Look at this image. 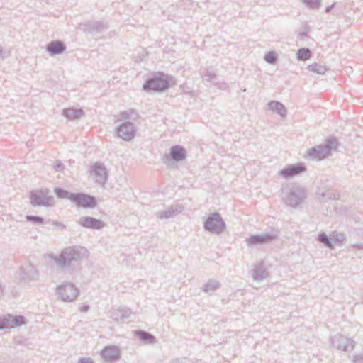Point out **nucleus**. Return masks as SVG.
<instances>
[{"mask_svg":"<svg viewBox=\"0 0 363 363\" xmlns=\"http://www.w3.org/2000/svg\"><path fill=\"white\" fill-rule=\"evenodd\" d=\"M120 116L125 119V121H136L139 118L138 113L133 109H128L127 111H121Z\"/></svg>","mask_w":363,"mask_h":363,"instance_id":"nucleus-30","label":"nucleus"},{"mask_svg":"<svg viewBox=\"0 0 363 363\" xmlns=\"http://www.w3.org/2000/svg\"><path fill=\"white\" fill-rule=\"evenodd\" d=\"M308 9H318L320 6V0H300Z\"/></svg>","mask_w":363,"mask_h":363,"instance_id":"nucleus-35","label":"nucleus"},{"mask_svg":"<svg viewBox=\"0 0 363 363\" xmlns=\"http://www.w3.org/2000/svg\"><path fill=\"white\" fill-rule=\"evenodd\" d=\"M19 277L21 281L28 284L38 279V272L33 264L26 263L20 269Z\"/></svg>","mask_w":363,"mask_h":363,"instance_id":"nucleus-13","label":"nucleus"},{"mask_svg":"<svg viewBox=\"0 0 363 363\" xmlns=\"http://www.w3.org/2000/svg\"><path fill=\"white\" fill-rule=\"evenodd\" d=\"M317 240L323 244L326 247L333 249L331 236H328L324 232L320 233L318 235Z\"/></svg>","mask_w":363,"mask_h":363,"instance_id":"nucleus-32","label":"nucleus"},{"mask_svg":"<svg viewBox=\"0 0 363 363\" xmlns=\"http://www.w3.org/2000/svg\"><path fill=\"white\" fill-rule=\"evenodd\" d=\"M2 294H3V289H2L1 285L0 284V297L2 296Z\"/></svg>","mask_w":363,"mask_h":363,"instance_id":"nucleus-48","label":"nucleus"},{"mask_svg":"<svg viewBox=\"0 0 363 363\" xmlns=\"http://www.w3.org/2000/svg\"><path fill=\"white\" fill-rule=\"evenodd\" d=\"M135 335L145 344H153L156 342V337L145 330H137Z\"/></svg>","mask_w":363,"mask_h":363,"instance_id":"nucleus-26","label":"nucleus"},{"mask_svg":"<svg viewBox=\"0 0 363 363\" xmlns=\"http://www.w3.org/2000/svg\"><path fill=\"white\" fill-rule=\"evenodd\" d=\"M46 50L51 56L63 53L66 50V46L62 41L53 40L46 45Z\"/></svg>","mask_w":363,"mask_h":363,"instance_id":"nucleus-22","label":"nucleus"},{"mask_svg":"<svg viewBox=\"0 0 363 363\" xmlns=\"http://www.w3.org/2000/svg\"><path fill=\"white\" fill-rule=\"evenodd\" d=\"M331 241L333 244V248H334L335 245H340L344 241L346 240V235L343 233H338L337 231H333L331 235Z\"/></svg>","mask_w":363,"mask_h":363,"instance_id":"nucleus-28","label":"nucleus"},{"mask_svg":"<svg viewBox=\"0 0 363 363\" xmlns=\"http://www.w3.org/2000/svg\"><path fill=\"white\" fill-rule=\"evenodd\" d=\"M56 294L62 301L72 302L79 296V290L73 284L65 282L57 287Z\"/></svg>","mask_w":363,"mask_h":363,"instance_id":"nucleus-7","label":"nucleus"},{"mask_svg":"<svg viewBox=\"0 0 363 363\" xmlns=\"http://www.w3.org/2000/svg\"><path fill=\"white\" fill-rule=\"evenodd\" d=\"M279 236V232L277 230H273L269 233L252 235L245 241L248 245H266L277 240Z\"/></svg>","mask_w":363,"mask_h":363,"instance_id":"nucleus-8","label":"nucleus"},{"mask_svg":"<svg viewBox=\"0 0 363 363\" xmlns=\"http://www.w3.org/2000/svg\"><path fill=\"white\" fill-rule=\"evenodd\" d=\"M77 223L83 228L93 230H101L106 225L101 220L91 216H82Z\"/></svg>","mask_w":363,"mask_h":363,"instance_id":"nucleus-14","label":"nucleus"},{"mask_svg":"<svg viewBox=\"0 0 363 363\" xmlns=\"http://www.w3.org/2000/svg\"><path fill=\"white\" fill-rule=\"evenodd\" d=\"M187 152L186 149L179 145H173L170 147L169 155H166L167 160H172L174 162H181L186 158Z\"/></svg>","mask_w":363,"mask_h":363,"instance_id":"nucleus-17","label":"nucleus"},{"mask_svg":"<svg viewBox=\"0 0 363 363\" xmlns=\"http://www.w3.org/2000/svg\"><path fill=\"white\" fill-rule=\"evenodd\" d=\"M84 29L89 33H101L108 28L107 22L102 21H89L84 24Z\"/></svg>","mask_w":363,"mask_h":363,"instance_id":"nucleus-18","label":"nucleus"},{"mask_svg":"<svg viewBox=\"0 0 363 363\" xmlns=\"http://www.w3.org/2000/svg\"><path fill=\"white\" fill-rule=\"evenodd\" d=\"M26 324V319L23 315H13L7 314L0 316V330L11 329Z\"/></svg>","mask_w":363,"mask_h":363,"instance_id":"nucleus-11","label":"nucleus"},{"mask_svg":"<svg viewBox=\"0 0 363 363\" xmlns=\"http://www.w3.org/2000/svg\"><path fill=\"white\" fill-rule=\"evenodd\" d=\"M54 168L56 171H61L65 168V165L60 160H56L55 162Z\"/></svg>","mask_w":363,"mask_h":363,"instance_id":"nucleus-40","label":"nucleus"},{"mask_svg":"<svg viewBox=\"0 0 363 363\" xmlns=\"http://www.w3.org/2000/svg\"><path fill=\"white\" fill-rule=\"evenodd\" d=\"M316 191H320V193H323L324 191L319 188Z\"/></svg>","mask_w":363,"mask_h":363,"instance_id":"nucleus-49","label":"nucleus"},{"mask_svg":"<svg viewBox=\"0 0 363 363\" xmlns=\"http://www.w3.org/2000/svg\"><path fill=\"white\" fill-rule=\"evenodd\" d=\"M338 145L339 143L336 138H329L324 144L308 149L307 156L312 160H323L331 155L332 150H336Z\"/></svg>","mask_w":363,"mask_h":363,"instance_id":"nucleus-3","label":"nucleus"},{"mask_svg":"<svg viewBox=\"0 0 363 363\" xmlns=\"http://www.w3.org/2000/svg\"><path fill=\"white\" fill-rule=\"evenodd\" d=\"M0 58L4 59V52L3 47L0 45Z\"/></svg>","mask_w":363,"mask_h":363,"instance_id":"nucleus-44","label":"nucleus"},{"mask_svg":"<svg viewBox=\"0 0 363 363\" xmlns=\"http://www.w3.org/2000/svg\"><path fill=\"white\" fill-rule=\"evenodd\" d=\"M137 128L132 121H124L116 128V133L118 138L124 141L132 140L136 135Z\"/></svg>","mask_w":363,"mask_h":363,"instance_id":"nucleus-10","label":"nucleus"},{"mask_svg":"<svg viewBox=\"0 0 363 363\" xmlns=\"http://www.w3.org/2000/svg\"><path fill=\"white\" fill-rule=\"evenodd\" d=\"M269 110L272 112L277 113L281 117H286L287 111L286 107L278 101H271L267 104Z\"/></svg>","mask_w":363,"mask_h":363,"instance_id":"nucleus-24","label":"nucleus"},{"mask_svg":"<svg viewBox=\"0 0 363 363\" xmlns=\"http://www.w3.org/2000/svg\"><path fill=\"white\" fill-rule=\"evenodd\" d=\"M184 207L182 204H172L167 209L156 213V216L160 219H168L174 217L182 213Z\"/></svg>","mask_w":363,"mask_h":363,"instance_id":"nucleus-19","label":"nucleus"},{"mask_svg":"<svg viewBox=\"0 0 363 363\" xmlns=\"http://www.w3.org/2000/svg\"><path fill=\"white\" fill-rule=\"evenodd\" d=\"M264 60L271 65H274L278 59L277 54L274 51L268 52L264 55Z\"/></svg>","mask_w":363,"mask_h":363,"instance_id":"nucleus-36","label":"nucleus"},{"mask_svg":"<svg viewBox=\"0 0 363 363\" xmlns=\"http://www.w3.org/2000/svg\"><path fill=\"white\" fill-rule=\"evenodd\" d=\"M26 221L35 225H41L44 223V218L38 216L28 215L26 216Z\"/></svg>","mask_w":363,"mask_h":363,"instance_id":"nucleus-38","label":"nucleus"},{"mask_svg":"<svg viewBox=\"0 0 363 363\" xmlns=\"http://www.w3.org/2000/svg\"><path fill=\"white\" fill-rule=\"evenodd\" d=\"M92 168L96 177V182L104 184L108 179L105 166L101 162H97L94 163Z\"/></svg>","mask_w":363,"mask_h":363,"instance_id":"nucleus-21","label":"nucleus"},{"mask_svg":"<svg viewBox=\"0 0 363 363\" xmlns=\"http://www.w3.org/2000/svg\"><path fill=\"white\" fill-rule=\"evenodd\" d=\"M30 204L33 206H52L54 205V198L49 195L47 189L39 191H32L30 194Z\"/></svg>","mask_w":363,"mask_h":363,"instance_id":"nucleus-6","label":"nucleus"},{"mask_svg":"<svg viewBox=\"0 0 363 363\" xmlns=\"http://www.w3.org/2000/svg\"><path fill=\"white\" fill-rule=\"evenodd\" d=\"M201 77L206 82H212L216 79L217 73L212 67H207L201 72Z\"/></svg>","mask_w":363,"mask_h":363,"instance_id":"nucleus-29","label":"nucleus"},{"mask_svg":"<svg viewBox=\"0 0 363 363\" xmlns=\"http://www.w3.org/2000/svg\"><path fill=\"white\" fill-rule=\"evenodd\" d=\"M306 170V167L303 163H296L294 164H290L284 168L280 171L279 174L285 179H289L294 176L298 175L301 173L304 172Z\"/></svg>","mask_w":363,"mask_h":363,"instance_id":"nucleus-16","label":"nucleus"},{"mask_svg":"<svg viewBox=\"0 0 363 363\" xmlns=\"http://www.w3.org/2000/svg\"><path fill=\"white\" fill-rule=\"evenodd\" d=\"M351 247L352 248L357 249V250H363V243L359 242V243H354L351 245Z\"/></svg>","mask_w":363,"mask_h":363,"instance_id":"nucleus-42","label":"nucleus"},{"mask_svg":"<svg viewBox=\"0 0 363 363\" xmlns=\"http://www.w3.org/2000/svg\"><path fill=\"white\" fill-rule=\"evenodd\" d=\"M78 363H94V361L89 357H81L78 360Z\"/></svg>","mask_w":363,"mask_h":363,"instance_id":"nucleus-41","label":"nucleus"},{"mask_svg":"<svg viewBox=\"0 0 363 363\" xmlns=\"http://www.w3.org/2000/svg\"><path fill=\"white\" fill-rule=\"evenodd\" d=\"M298 36L303 39V38L307 36V33L306 32H301L299 33Z\"/></svg>","mask_w":363,"mask_h":363,"instance_id":"nucleus-46","label":"nucleus"},{"mask_svg":"<svg viewBox=\"0 0 363 363\" xmlns=\"http://www.w3.org/2000/svg\"><path fill=\"white\" fill-rule=\"evenodd\" d=\"M89 306H83L82 308H81V311H83V312H86L88 310H89Z\"/></svg>","mask_w":363,"mask_h":363,"instance_id":"nucleus-45","label":"nucleus"},{"mask_svg":"<svg viewBox=\"0 0 363 363\" xmlns=\"http://www.w3.org/2000/svg\"><path fill=\"white\" fill-rule=\"evenodd\" d=\"M177 84L174 77L158 71L147 79L143 85L144 91H165L174 88Z\"/></svg>","mask_w":363,"mask_h":363,"instance_id":"nucleus-2","label":"nucleus"},{"mask_svg":"<svg viewBox=\"0 0 363 363\" xmlns=\"http://www.w3.org/2000/svg\"><path fill=\"white\" fill-rule=\"evenodd\" d=\"M268 276L264 262H260L253 269L252 277L255 280L261 281Z\"/></svg>","mask_w":363,"mask_h":363,"instance_id":"nucleus-25","label":"nucleus"},{"mask_svg":"<svg viewBox=\"0 0 363 363\" xmlns=\"http://www.w3.org/2000/svg\"><path fill=\"white\" fill-rule=\"evenodd\" d=\"M70 201L77 207L83 208H94L97 205L95 196L82 192L74 193L70 198Z\"/></svg>","mask_w":363,"mask_h":363,"instance_id":"nucleus-9","label":"nucleus"},{"mask_svg":"<svg viewBox=\"0 0 363 363\" xmlns=\"http://www.w3.org/2000/svg\"><path fill=\"white\" fill-rule=\"evenodd\" d=\"M101 355L106 362H115L120 359L121 352L116 346H108L101 351Z\"/></svg>","mask_w":363,"mask_h":363,"instance_id":"nucleus-20","label":"nucleus"},{"mask_svg":"<svg viewBox=\"0 0 363 363\" xmlns=\"http://www.w3.org/2000/svg\"><path fill=\"white\" fill-rule=\"evenodd\" d=\"M352 361L354 363H363V353H359L353 355Z\"/></svg>","mask_w":363,"mask_h":363,"instance_id":"nucleus-39","label":"nucleus"},{"mask_svg":"<svg viewBox=\"0 0 363 363\" xmlns=\"http://www.w3.org/2000/svg\"><path fill=\"white\" fill-rule=\"evenodd\" d=\"M316 194L319 196V199L322 201H327L328 200L334 199L335 198V194L329 191H325L323 193H320V191H316Z\"/></svg>","mask_w":363,"mask_h":363,"instance_id":"nucleus-37","label":"nucleus"},{"mask_svg":"<svg viewBox=\"0 0 363 363\" xmlns=\"http://www.w3.org/2000/svg\"><path fill=\"white\" fill-rule=\"evenodd\" d=\"M54 225H57V226H60V227H62L63 228H65V225H63L62 223H58V222H54Z\"/></svg>","mask_w":363,"mask_h":363,"instance_id":"nucleus-47","label":"nucleus"},{"mask_svg":"<svg viewBox=\"0 0 363 363\" xmlns=\"http://www.w3.org/2000/svg\"><path fill=\"white\" fill-rule=\"evenodd\" d=\"M226 225L220 213H211L203 222V229L213 234H220L225 231Z\"/></svg>","mask_w":363,"mask_h":363,"instance_id":"nucleus-5","label":"nucleus"},{"mask_svg":"<svg viewBox=\"0 0 363 363\" xmlns=\"http://www.w3.org/2000/svg\"><path fill=\"white\" fill-rule=\"evenodd\" d=\"M131 311L125 306H121L118 308H112L109 311L110 318L116 322L124 323L131 315Z\"/></svg>","mask_w":363,"mask_h":363,"instance_id":"nucleus-15","label":"nucleus"},{"mask_svg":"<svg viewBox=\"0 0 363 363\" xmlns=\"http://www.w3.org/2000/svg\"><path fill=\"white\" fill-rule=\"evenodd\" d=\"M334 5H335V4H333L330 5V6H327L326 9H325V12L326 13H329L333 9V8L334 7Z\"/></svg>","mask_w":363,"mask_h":363,"instance_id":"nucleus-43","label":"nucleus"},{"mask_svg":"<svg viewBox=\"0 0 363 363\" xmlns=\"http://www.w3.org/2000/svg\"><path fill=\"white\" fill-rule=\"evenodd\" d=\"M88 255L86 248L75 245L65 248L58 256L50 255V257L54 260L59 269H63L79 262Z\"/></svg>","mask_w":363,"mask_h":363,"instance_id":"nucleus-1","label":"nucleus"},{"mask_svg":"<svg viewBox=\"0 0 363 363\" xmlns=\"http://www.w3.org/2000/svg\"><path fill=\"white\" fill-rule=\"evenodd\" d=\"M306 197L307 191L304 186L298 184H292L284 199L286 205L296 208L305 201Z\"/></svg>","mask_w":363,"mask_h":363,"instance_id":"nucleus-4","label":"nucleus"},{"mask_svg":"<svg viewBox=\"0 0 363 363\" xmlns=\"http://www.w3.org/2000/svg\"><path fill=\"white\" fill-rule=\"evenodd\" d=\"M220 287V282L216 281L215 279H209L206 284H205L201 290L206 293L211 294L216 289Z\"/></svg>","mask_w":363,"mask_h":363,"instance_id":"nucleus-27","label":"nucleus"},{"mask_svg":"<svg viewBox=\"0 0 363 363\" xmlns=\"http://www.w3.org/2000/svg\"><path fill=\"white\" fill-rule=\"evenodd\" d=\"M54 192L56 196L60 199H67L70 201V198L74 193L69 192L61 187H55L54 189Z\"/></svg>","mask_w":363,"mask_h":363,"instance_id":"nucleus-33","label":"nucleus"},{"mask_svg":"<svg viewBox=\"0 0 363 363\" xmlns=\"http://www.w3.org/2000/svg\"><path fill=\"white\" fill-rule=\"evenodd\" d=\"M332 345L339 350L351 352L354 350L356 342L352 338L341 334H337L331 337Z\"/></svg>","mask_w":363,"mask_h":363,"instance_id":"nucleus-12","label":"nucleus"},{"mask_svg":"<svg viewBox=\"0 0 363 363\" xmlns=\"http://www.w3.org/2000/svg\"><path fill=\"white\" fill-rule=\"evenodd\" d=\"M308 69H309V71L319 74H324L327 71V68L325 66L320 65L317 63H313L308 65Z\"/></svg>","mask_w":363,"mask_h":363,"instance_id":"nucleus-34","label":"nucleus"},{"mask_svg":"<svg viewBox=\"0 0 363 363\" xmlns=\"http://www.w3.org/2000/svg\"><path fill=\"white\" fill-rule=\"evenodd\" d=\"M311 57V51L309 48H303L298 50L296 58L298 60L306 61Z\"/></svg>","mask_w":363,"mask_h":363,"instance_id":"nucleus-31","label":"nucleus"},{"mask_svg":"<svg viewBox=\"0 0 363 363\" xmlns=\"http://www.w3.org/2000/svg\"><path fill=\"white\" fill-rule=\"evenodd\" d=\"M62 114L68 120L75 121L80 118L82 116H84V112L82 108L69 107L63 108Z\"/></svg>","mask_w":363,"mask_h":363,"instance_id":"nucleus-23","label":"nucleus"}]
</instances>
